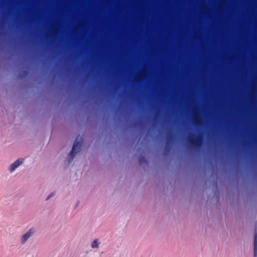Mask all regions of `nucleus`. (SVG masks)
Masks as SVG:
<instances>
[{"label":"nucleus","instance_id":"obj_1","mask_svg":"<svg viewBox=\"0 0 257 257\" xmlns=\"http://www.w3.org/2000/svg\"><path fill=\"white\" fill-rule=\"evenodd\" d=\"M36 228L31 227L25 233H24L20 238V242L22 244H24L28 240V239L34 235L36 232Z\"/></svg>","mask_w":257,"mask_h":257},{"label":"nucleus","instance_id":"obj_2","mask_svg":"<svg viewBox=\"0 0 257 257\" xmlns=\"http://www.w3.org/2000/svg\"><path fill=\"white\" fill-rule=\"evenodd\" d=\"M80 148V144L77 142V140L75 141L72 148V151L70 154L71 159H73L74 155L76 154L79 151Z\"/></svg>","mask_w":257,"mask_h":257},{"label":"nucleus","instance_id":"obj_3","mask_svg":"<svg viewBox=\"0 0 257 257\" xmlns=\"http://www.w3.org/2000/svg\"><path fill=\"white\" fill-rule=\"evenodd\" d=\"M99 244L100 243L98 242V240L95 239L92 242L91 246L93 248H97L99 247Z\"/></svg>","mask_w":257,"mask_h":257},{"label":"nucleus","instance_id":"obj_4","mask_svg":"<svg viewBox=\"0 0 257 257\" xmlns=\"http://www.w3.org/2000/svg\"><path fill=\"white\" fill-rule=\"evenodd\" d=\"M16 169V161L13 163L10 166L9 170L10 173L13 172Z\"/></svg>","mask_w":257,"mask_h":257},{"label":"nucleus","instance_id":"obj_5","mask_svg":"<svg viewBox=\"0 0 257 257\" xmlns=\"http://www.w3.org/2000/svg\"><path fill=\"white\" fill-rule=\"evenodd\" d=\"M257 250V234H255L254 239V254H256Z\"/></svg>","mask_w":257,"mask_h":257},{"label":"nucleus","instance_id":"obj_6","mask_svg":"<svg viewBox=\"0 0 257 257\" xmlns=\"http://www.w3.org/2000/svg\"><path fill=\"white\" fill-rule=\"evenodd\" d=\"M24 162V159L22 158L19 159L17 160V167L21 164H22Z\"/></svg>","mask_w":257,"mask_h":257}]
</instances>
